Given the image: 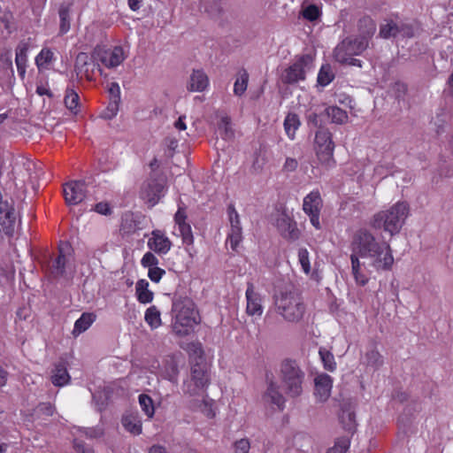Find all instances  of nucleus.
<instances>
[{"label": "nucleus", "instance_id": "nucleus-1", "mask_svg": "<svg viewBox=\"0 0 453 453\" xmlns=\"http://www.w3.org/2000/svg\"><path fill=\"white\" fill-rule=\"evenodd\" d=\"M352 254L356 257L370 259V265L377 271L390 270L394 264L392 250L388 243L377 241L366 228L357 230L350 243Z\"/></svg>", "mask_w": 453, "mask_h": 453}, {"label": "nucleus", "instance_id": "nucleus-2", "mask_svg": "<svg viewBox=\"0 0 453 453\" xmlns=\"http://www.w3.org/2000/svg\"><path fill=\"white\" fill-rule=\"evenodd\" d=\"M172 313L174 319L173 330L179 336L187 335L189 328L198 323L195 303L187 296L174 295Z\"/></svg>", "mask_w": 453, "mask_h": 453}, {"label": "nucleus", "instance_id": "nucleus-3", "mask_svg": "<svg viewBox=\"0 0 453 453\" xmlns=\"http://www.w3.org/2000/svg\"><path fill=\"white\" fill-rule=\"evenodd\" d=\"M409 214V205L405 202H398L388 210L380 211L371 219L370 225L374 229H383L394 235L400 232Z\"/></svg>", "mask_w": 453, "mask_h": 453}, {"label": "nucleus", "instance_id": "nucleus-4", "mask_svg": "<svg viewBox=\"0 0 453 453\" xmlns=\"http://www.w3.org/2000/svg\"><path fill=\"white\" fill-rule=\"evenodd\" d=\"M279 378L280 388L288 397L296 398L302 395L305 372L296 360L287 358L280 363Z\"/></svg>", "mask_w": 453, "mask_h": 453}, {"label": "nucleus", "instance_id": "nucleus-5", "mask_svg": "<svg viewBox=\"0 0 453 453\" xmlns=\"http://www.w3.org/2000/svg\"><path fill=\"white\" fill-rule=\"evenodd\" d=\"M274 304L277 312L288 322H298L305 311L302 297L293 287L275 295Z\"/></svg>", "mask_w": 453, "mask_h": 453}, {"label": "nucleus", "instance_id": "nucleus-6", "mask_svg": "<svg viewBox=\"0 0 453 453\" xmlns=\"http://www.w3.org/2000/svg\"><path fill=\"white\" fill-rule=\"evenodd\" d=\"M368 47L369 44L365 39L349 36L335 47L334 57L340 64L361 67L362 61L354 57L362 54Z\"/></svg>", "mask_w": 453, "mask_h": 453}, {"label": "nucleus", "instance_id": "nucleus-7", "mask_svg": "<svg viewBox=\"0 0 453 453\" xmlns=\"http://www.w3.org/2000/svg\"><path fill=\"white\" fill-rule=\"evenodd\" d=\"M166 187V178L159 173H153L142 184L140 197L150 208L155 206L164 196Z\"/></svg>", "mask_w": 453, "mask_h": 453}, {"label": "nucleus", "instance_id": "nucleus-8", "mask_svg": "<svg viewBox=\"0 0 453 453\" xmlns=\"http://www.w3.org/2000/svg\"><path fill=\"white\" fill-rule=\"evenodd\" d=\"M334 150L332 134L326 128H319L315 134V151L319 161L323 165L332 167L335 165Z\"/></svg>", "mask_w": 453, "mask_h": 453}, {"label": "nucleus", "instance_id": "nucleus-9", "mask_svg": "<svg viewBox=\"0 0 453 453\" xmlns=\"http://www.w3.org/2000/svg\"><path fill=\"white\" fill-rule=\"evenodd\" d=\"M415 27L399 19H386L380 26L379 35L383 39L411 38L415 35Z\"/></svg>", "mask_w": 453, "mask_h": 453}, {"label": "nucleus", "instance_id": "nucleus-10", "mask_svg": "<svg viewBox=\"0 0 453 453\" xmlns=\"http://www.w3.org/2000/svg\"><path fill=\"white\" fill-rule=\"evenodd\" d=\"M313 58L306 54L296 58V60L287 67L280 74V81L286 85H294L304 81L306 72L311 69Z\"/></svg>", "mask_w": 453, "mask_h": 453}, {"label": "nucleus", "instance_id": "nucleus-11", "mask_svg": "<svg viewBox=\"0 0 453 453\" xmlns=\"http://www.w3.org/2000/svg\"><path fill=\"white\" fill-rule=\"evenodd\" d=\"M98 58L94 57V51L91 55L86 52H80L76 56L74 61V72L78 81L85 78L88 81H95V73L97 70L101 75H104V71L97 63Z\"/></svg>", "mask_w": 453, "mask_h": 453}, {"label": "nucleus", "instance_id": "nucleus-12", "mask_svg": "<svg viewBox=\"0 0 453 453\" xmlns=\"http://www.w3.org/2000/svg\"><path fill=\"white\" fill-rule=\"evenodd\" d=\"M73 250L68 242H62L58 247V255L54 258L50 265V273L53 277H63L66 274L67 269L71 267L70 260L72 258Z\"/></svg>", "mask_w": 453, "mask_h": 453}, {"label": "nucleus", "instance_id": "nucleus-13", "mask_svg": "<svg viewBox=\"0 0 453 453\" xmlns=\"http://www.w3.org/2000/svg\"><path fill=\"white\" fill-rule=\"evenodd\" d=\"M322 199L319 191H312L303 198V210L309 216L311 225L316 229H320L319 222Z\"/></svg>", "mask_w": 453, "mask_h": 453}, {"label": "nucleus", "instance_id": "nucleus-14", "mask_svg": "<svg viewBox=\"0 0 453 453\" xmlns=\"http://www.w3.org/2000/svg\"><path fill=\"white\" fill-rule=\"evenodd\" d=\"M85 180H72L64 185L63 192L67 205H76L81 203L86 197Z\"/></svg>", "mask_w": 453, "mask_h": 453}, {"label": "nucleus", "instance_id": "nucleus-15", "mask_svg": "<svg viewBox=\"0 0 453 453\" xmlns=\"http://www.w3.org/2000/svg\"><path fill=\"white\" fill-rule=\"evenodd\" d=\"M276 227L280 235L290 242H295L300 237V231L296 222L285 213L280 215L276 220Z\"/></svg>", "mask_w": 453, "mask_h": 453}, {"label": "nucleus", "instance_id": "nucleus-16", "mask_svg": "<svg viewBox=\"0 0 453 453\" xmlns=\"http://www.w3.org/2000/svg\"><path fill=\"white\" fill-rule=\"evenodd\" d=\"M94 57L98 58V61L108 68H114L125 60L124 51L121 47H114L111 51L95 49Z\"/></svg>", "mask_w": 453, "mask_h": 453}, {"label": "nucleus", "instance_id": "nucleus-17", "mask_svg": "<svg viewBox=\"0 0 453 453\" xmlns=\"http://www.w3.org/2000/svg\"><path fill=\"white\" fill-rule=\"evenodd\" d=\"M246 312L249 316H261L263 313L262 297L255 291L253 283L249 282L246 289Z\"/></svg>", "mask_w": 453, "mask_h": 453}, {"label": "nucleus", "instance_id": "nucleus-18", "mask_svg": "<svg viewBox=\"0 0 453 453\" xmlns=\"http://www.w3.org/2000/svg\"><path fill=\"white\" fill-rule=\"evenodd\" d=\"M148 247L158 255H165L171 250L172 242L160 230H154L148 241Z\"/></svg>", "mask_w": 453, "mask_h": 453}, {"label": "nucleus", "instance_id": "nucleus-19", "mask_svg": "<svg viewBox=\"0 0 453 453\" xmlns=\"http://www.w3.org/2000/svg\"><path fill=\"white\" fill-rule=\"evenodd\" d=\"M314 382V395L320 402H326L331 395L333 386V380L331 376L326 373L319 374L315 378Z\"/></svg>", "mask_w": 453, "mask_h": 453}, {"label": "nucleus", "instance_id": "nucleus-20", "mask_svg": "<svg viewBox=\"0 0 453 453\" xmlns=\"http://www.w3.org/2000/svg\"><path fill=\"white\" fill-rule=\"evenodd\" d=\"M264 398L272 404L276 405L280 410L284 409L286 399L280 390V386L273 380L267 382V388Z\"/></svg>", "mask_w": 453, "mask_h": 453}, {"label": "nucleus", "instance_id": "nucleus-21", "mask_svg": "<svg viewBox=\"0 0 453 453\" xmlns=\"http://www.w3.org/2000/svg\"><path fill=\"white\" fill-rule=\"evenodd\" d=\"M357 31L360 39H365L369 44L371 39L376 32V23L367 15L361 17L357 21Z\"/></svg>", "mask_w": 453, "mask_h": 453}, {"label": "nucleus", "instance_id": "nucleus-22", "mask_svg": "<svg viewBox=\"0 0 453 453\" xmlns=\"http://www.w3.org/2000/svg\"><path fill=\"white\" fill-rule=\"evenodd\" d=\"M208 85L209 79L206 73L203 70H193L188 84V89L202 92L205 90Z\"/></svg>", "mask_w": 453, "mask_h": 453}, {"label": "nucleus", "instance_id": "nucleus-23", "mask_svg": "<svg viewBox=\"0 0 453 453\" xmlns=\"http://www.w3.org/2000/svg\"><path fill=\"white\" fill-rule=\"evenodd\" d=\"M190 380L196 383H199L204 388L208 386L209 374L206 365L204 363L196 362L194 365H192Z\"/></svg>", "mask_w": 453, "mask_h": 453}, {"label": "nucleus", "instance_id": "nucleus-24", "mask_svg": "<svg viewBox=\"0 0 453 453\" xmlns=\"http://www.w3.org/2000/svg\"><path fill=\"white\" fill-rule=\"evenodd\" d=\"M27 50H28V46L25 42H20L16 48L15 63L17 65L19 74L22 79L25 77V73H26Z\"/></svg>", "mask_w": 453, "mask_h": 453}, {"label": "nucleus", "instance_id": "nucleus-25", "mask_svg": "<svg viewBox=\"0 0 453 453\" xmlns=\"http://www.w3.org/2000/svg\"><path fill=\"white\" fill-rule=\"evenodd\" d=\"M70 380V375L64 364H58L52 370L51 382L57 387H63Z\"/></svg>", "mask_w": 453, "mask_h": 453}, {"label": "nucleus", "instance_id": "nucleus-26", "mask_svg": "<svg viewBox=\"0 0 453 453\" xmlns=\"http://www.w3.org/2000/svg\"><path fill=\"white\" fill-rule=\"evenodd\" d=\"M137 299L142 303H149L153 300L154 294L149 289L146 280H139L135 286Z\"/></svg>", "mask_w": 453, "mask_h": 453}, {"label": "nucleus", "instance_id": "nucleus-27", "mask_svg": "<svg viewBox=\"0 0 453 453\" xmlns=\"http://www.w3.org/2000/svg\"><path fill=\"white\" fill-rule=\"evenodd\" d=\"M351 262V273L354 276L355 281L359 286H365L367 284L369 278L362 273L361 263L359 258L356 257V254L350 255Z\"/></svg>", "mask_w": 453, "mask_h": 453}, {"label": "nucleus", "instance_id": "nucleus-28", "mask_svg": "<svg viewBox=\"0 0 453 453\" xmlns=\"http://www.w3.org/2000/svg\"><path fill=\"white\" fill-rule=\"evenodd\" d=\"M96 316L94 313L84 312L78 319L74 324V327L73 330V335H79L80 334L85 332L91 324L95 321Z\"/></svg>", "mask_w": 453, "mask_h": 453}, {"label": "nucleus", "instance_id": "nucleus-29", "mask_svg": "<svg viewBox=\"0 0 453 453\" xmlns=\"http://www.w3.org/2000/svg\"><path fill=\"white\" fill-rule=\"evenodd\" d=\"M122 425L125 429L134 434L142 433V423L136 414H127L122 418Z\"/></svg>", "mask_w": 453, "mask_h": 453}, {"label": "nucleus", "instance_id": "nucleus-30", "mask_svg": "<svg viewBox=\"0 0 453 453\" xmlns=\"http://www.w3.org/2000/svg\"><path fill=\"white\" fill-rule=\"evenodd\" d=\"M163 375L165 379L170 380L171 382H177L179 368L178 364L173 357L165 359L163 368Z\"/></svg>", "mask_w": 453, "mask_h": 453}, {"label": "nucleus", "instance_id": "nucleus-31", "mask_svg": "<svg viewBox=\"0 0 453 453\" xmlns=\"http://www.w3.org/2000/svg\"><path fill=\"white\" fill-rule=\"evenodd\" d=\"M71 4H62L58 9L60 19L59 30L62 35L67 33L70 29L71 23Z\"/></svg>", "mask_w": 453, "mask_h": 453}, {"label": "nucleus", "instance_id": "nucleus-32", "mask_svg": "<svg viewBox=\"0 0 453 453\" xmlns=\"http://www.w3.org/2000/svg\"><path fill=\"white\" fill-rule=\"evenodd\" d=\"M64 103L69 111L74 113L78 112L80 108V96L73 88H66Z\"/></svg>", "mask_w": 453, "mask_h": 453}, {"label": "nucleus", "instance_id": "nucleus-33", "mask_svg": "<svg viewBox=\"0 0 453 453\" xmlns=\"http://www.w3.org/2000/svg\"><path fill=\"white\" fill-rule=\"evenodd\" d=\"M16 219V212L14 208L9 207L5 203L4 206H0V224L3 227L10 228L13 226Z\"/></svg>", "mask_w": 453, "mask_h": 453}, {"label": "nucleus", "instance_id": "nucleus-34", "mask_svg": "<svg viewBox=\"0 0 453 453\" xmlns=\"http://www.w3.org/2000/svg\"><path fill=\"white\" fill-rule=\"evenodd\" d=\"M249 82V73L245 69H241L237 73V77L234 84V93L235 96H241L247 89Z\"/></svg>", "mask_w": 453, "mask_h": 453}, {"label": "nucleus", "instance_id": "nucleus-35", "mask_svg": "<svg viewBox=\"0 0 453 453\" xmlns=\"http://www.w3.org/2000/svg\"><path fill=\"white\" fill-rule=\"evenodd\" d=\"M218 129L222 139L226 141L234 139V131L231 127V119L228 116L221 118L218 124Z\"/></svg>", "mask_w": 453, "mask_h": 453}, {"label": "nucleus", "instance_id": "nucleus-36", "mask_svg": "<svg viewBox=\"0 0 453 453\" xmlns=\"http://www.w3.org/2000/svg\"><path fill=\"white\" fill-rule=\"evenodd\" d=\"M325 111L333 123L343 124L348 119L347 112L338 106H328Z\"/></svg>", "mask_w": 453, "mask_h": 453}, {"label": "nucleus", "instance_id": "nucleus-37", "mask_svg": "<svg viewBox=\"0 0 453 453\" xmlns=\"http://www.w3.org/2000/svg\"><path fill=\"white\" fill-rule=\"evenodd\" d=\"M340 421L342 424L343 428L349 432L354 433L356 430V415L350 410H342L340 415Z\"/></svg>", "mask_w": 453, "mask_h": 453}, {"label": "nucleus", "instance_id": "nucleus-38", "mask_svg": "<svg viewBox=\"0 0 453 453\" xmlns=\"http://www.w3.org/2000/svg\"><path fill=\"white\" fill-rule=\"evenodd\" d=\"M300 126L299 117L296 113H288L284 120V128L288 136L294 139L295 133Z\"/></svg>", "mask_w": 453, "mask_h": 453}, {"label": "nucleus", "instance_id": "nucleus-39", "mask_svg": "<svg viewBox=\"0 0 453 453\" xmlns=\"http://www.w3.org/2000/svg\"><path fill=\"white\" fill-rule=\"evenodd\" d=\"M145 321L152 327L157 328L161 325L160 311L156 306H150L145 312Z\"/></svg>", "mask_w": 453, "mask_h": 453}, {"label": "nucleus", "instance_id": "nucleus-40", "mask_svg": "<svg viewBox=\"0 0 453 453\" xmlns=\"http://www.w3.org/2000/svg\"><path fill=\"white\" fill-rule=\"evenodd\" d=\"M334 78V73L332 71V68L329 65H324L321 66L319 73L318 74V83L325 87L328 85Z\"/></svg>", "mask_w": 453, "mask_h": 453}, {"label": "nucleus", "instance_id": "nucleus-41", "mask_svg": "<svg viewBox=\"0 0 453 453\" xmlns=\"http://www.w3.org/2000/svg\"><path fill=\"white\" fill-rule=\"evenodd\" d=\"M319 353L323 362L324 368L330 372L334 371L336 363L334 355L325 348H320Z\"/></svg>", "mask_w": 453, "mask_h": 453}, {"label": "nucleus", "instance_id": "nucleus-42", "mask_svg": "<svg viewBox=\"0 0 453 453\" xmlns=\"http://www.w3.org/2000/svg\"><path fill=\"white\" fill-rule=\"evenodd\" d=\"M204 389V387L201 386L199 383H196L190 379L185 381L183 385V392L190 396L200 395L203 393Z\"/></svg>", "mask_w": 453, "mask_h": 453}, {"label": "nucleus", "instance_id": "nucleus-43", "mask_svg": "<svg viewBox=\"0 0 453 453\" xmlns=\"http://www.w3.org/2000/svg\"><path fill=\"white\" fill-rule=\"evenodd\" d=\"M139 403L142 407V410L149 418H151L154 415L155 410L153 401L150 396L145 394H141L139 395Z\"/></svg>", "mask_w": 453, "mask_h": 453}, {"label": "nucleus", "instance_id": "nucleus-44", "mask_svg": "<svg viewBox=\"0 0 453 453\" xmlns=\"http://www.w3.org/2000/svg\"><path fill=\"white\" fill-rule=\"evenodd\" d=\"M349 448V438L341 437L338 438L334 446L328 449L327 453H346Z\"/></svg>", "mask_w": 453, "mask_h": 453}, {"label": "nucleus", "instance_id": "nucleus-45", "mask_svg": "<svg viewBox=\"0 0 453 453\" xmlns=\"http://www.w3.org/2000/svg\"><path fill=\"white\" fill-rule=\"evenodd\" d=\"M367 365L374 368H379L383 365V357L376 349H372L366 353Z\"/></svg>", "mask_w": 453, "mask_h": 453}, {"label": "nucleus", "instance_id": "nucleus-46", "mask_svg": "<svg viewBox=\"0 0 453 453\" xmlns=\"http://www.w3.org/2000/svg\"><path fill=\"white\" fill-rule=\"evenodd\" d=\"M119 103L120 100L110 99L106 110L102 114L103 118L106 119H111L113 117H115L119 111Z\"/></svg>", "mask_w": 453, "mask_h": 453}, {"label": "nucleus", "instance_id": "nucleus-47", "mask_svg": "<svg viewBox=\"0 0 453 453\" xmlns=\"http://www.w3.org/2000/svg\"><path fill=\"white\" fill-rule=\"evenodd\" d=\"M242 228L235 226V229H231L227 236V242H230V246L233 250H235L239 243L242 242Z\"/></svg>", "mask_w": 453, "mask_h": 453}, {"label": "nucleus", "instance_id": "nucleus-48", "mask_svg": "<svg viewBox=\"0 0 453 453\" xmlns=\"http://www.w3.org/2000/svg\"><path fill=\"white\" fill-rule=\"evenodd\" d=\"M302 14L307 20L315 21L319 18L320 11L316 5L311 4L302 11Z\"/></svg>", "mask_w": 453, "mask_h": 453}, {"label": "nucleus", "instance_id": "nucleus-49", "mask_svg": "<svg viewBox=\"0 0 453 453\" xmlns=\"http://www.w3.org/2000/svg\"><path fill=\"white\" fill-rule=\"evenodd\" d=\"M179 230L180 233V235L182 237L183 243L187 245H191L194 242V237L192 234V230L190 225L185 224L179 226Z\"/></svg>", "mask_w": 453, "mask_h": 453}, {"label": "nucleus", "instance_id": "nucleus-50", "mask_svg": "<svg viewBox=\"0 0 453 453\" xmlns=\"http://www.w3.org/2000/svg\"><path fill=\"white\" fill-rule=\"evenodd\" d=\"M298 260L301 266L305 273H309L311 271L309 252L306 249L301 248L298 250Z\"/></svg>", "mask_w": 453, "mask_h": 453}, {"label": "nucleus", "instance_id": "nucleus-51", "mask_svg": "<svg viewBox=\"0 0 453 453\" xmlns=\"http://www.w3.org/2000/svg\"><path fill=\"white\" fill-rule=\"evenodd\" d=\"M53 58V52L50 49H42L35 58V63L38 67L44 64H49Z\"/></svg>", "mask_w": 453, "mask_h": 453}, {"label": "nucleus", "instance_id": "nucleus-52", "mask_svg": "<svg viewBox=\"0 0 453 453\" xmlns=\"http://www.w3.org/2000/svg\"><path fill=\"white\" fill-rule=\"evenodd\" d=\"M136 228H137L136 223L133 219L132 215L126 216L122 219L121 229L124 231V233H126V234L134 233Z\"/></svg>", "mask_w": 453, "mask_h": 453}, {"label": "nucleus", "instance_id": "nucleus-53", "mask_svg": "<svg viewBox=\"0 0 453 453\" xmlns=\"http://www.w3.org/2000/svg\"><path fill=\"white\" fill-rule=\"evenodd\" d=\"M141 265L145 268H150L158 265V259L152 252L149 251L143 255Z\"/></svg>", "mask_w": 453, "mask_h": 453}, {"label": "nucleus", "instance_id": "nucleus-54", "mask_svg": "<svg viewBox=\"0 0 453 453\" xmlns=\"http://www.w3.org/2000/svg\"><path fill=\"white\" fill-rule=\"evenodd\" d=\"M148 276L153 282H159L162 277L165 274V271L157 265L148 268Z\"/></svg>", "mask_w": 453, "mask_h": 453}, {"label": "nucleus", "instance_id": "nucleus-55", "mask_svg": "<svg viewBox=\"0 0 453 453\" xmlns=\"http://www.w3.org/2000/svg\"><path fill=\"white\" fill-rule=\"evenodd\" d=\"M37 414L44 416H52L55 412V407L50 403H41L35 409Z\"/></svg>", "mask_w": 453, "mask_h": 453}, {"label": "nucleus", "instance_id": "nucleus-56", "mask_svg": "<svg viewBox=\"0 0 453 453\" xmlns=\"http://www.w3.org/2000/svg\"><path fill=\"white\" fill-rule=\"evenodd\" d=\"M250 449V441L246 438L236 441L234 443V453H249Z\"/></svg>", "mask_w": 453, "mask_h": 453}, {"label": "nucleus", "instance_id": "nucleus-57", "mask_svg": "<svg viewBox=\"0 0 453 453\" xmlns=\"http://www.w3.org/2000/svg\"><path fill=\"white\" fill-rule=\"evenodd\" d=\"M393 91L397 99H402L407 93V85L403 82L397 81L393 86Z\"/></svg>", "mask_w": 453, "mask_h": 453}, {"label": "nucleus", "instance_id": "nucleus-58", "mask_svg": "<svg viewBox=\"0 0 453 453\" xmlns=\"http://www.w3.org/2000/svg\"><path fill=\"white\" fill-rule=\"evenodd\" d=\"M21 165L23 169L27 172V175L29 178H34L33 174L35 173L36 165L34 161L25 158L22 159Z\"/></svg>", "mask_w": 453, "mask_h": 453}, {"label": "nucleus", "instance_id": "nucleus-59", "mask_svg": "<svg viewBox=\"0 0 453 453\" xmlns=\"http://www.w3.org/2000/svg\"><path fill=\"white\" fill-rule=\"evenodd\" d=\"M199 408L207 418H213L215 416L211 402L203 399L200 403Z\"/></svg>", "mask_w": 453, "mask_h": 453}, {"label": "nucleus", "instance_id": "nucleus-60", "mask_svg": "<svg viewBox=\"0 0 453 453\" xmlns=\"http://www.w3.org/2000/svg\"><path fill=\"white\" fill-rule=\"evenodd\" d=\"M187 214L183 207L179 206L177 212L174 215V221L178 226L188 224L186 222Z\"/></svg>", "mask_w": 453, "mask_h": 453}, {"label": "nucleus", "instance_id": "nucleus-61", "mask_svg": "<svg viewBox=\"0 0 453 453\" xmlns=\"http://www.w3.org/2000/svg\"><path fill=\"white\" fill-rule=\"evenodd\" d=\"M108 92L110 95V99L120 100V88L117 82H111L109 85Z\"/></svg>", "mask_w": 453, "mask_h": 453}, {"label": "nucleus", "instance_id": "nucleus-62", "mask_svg": "<svg viewBox=\"0 0 453 453\" xmlns=\"http://www.w3.org/2000/svg\"><path fill=\"white\" fill-rule=\"evenodd\" d=\"M95 211L103 215H107L111 213V208L107 203H96L95 206Z\"/></svg>", "mask_w": 453, "mask_h": 453}, {"label": "nucleus", "instance_id": "nucleus-63", "mask_svg": "<svg viewBox=\"0 0 453 453\" xmlns=\"http://www.w3.org/2000/svg\"><path fill=\"white\" fill-rule=\"evenodd\" d=\"M298 162L296 159L292 157H288L284 164V169L288 172H293L297 168Z\"/></svg>", "mask_w": 453, "mask_h": 453}, {"label": "nucleus", "instance_id": "nucleus-64", "mask_svg": "<svg viewBox=\"0 0 453 453\" xmlns=\"http://www.w3.org/2000/svg\"><path fill=\"white\" fill-rule=\"evenodd\" d=\"M74 448L81 453H93V449L91 448H86L85 445L79 441H74Z\"/></svg>", "mask_w": 453, "mask_h": 453}]
</instances>
